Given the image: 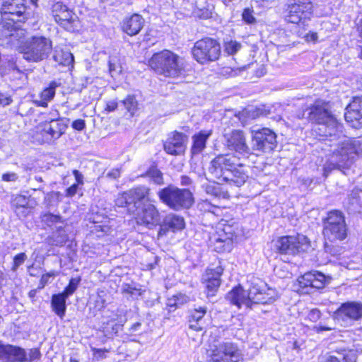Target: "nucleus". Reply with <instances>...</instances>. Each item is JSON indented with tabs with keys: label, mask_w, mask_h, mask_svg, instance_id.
I'll list each match as a JSON object with an SVG mask.
<instances>
[{
	"label": "nucleus",
	"mask_w": 362,
	"mask_h": 362,
	"mask_svg": "<svg viewBox=\"0 0 362 362\" xmlns=\"http://www.w3.org/2000/svg\"><path fill=\"white\" fill-rule=\"evenodd\" d=\"M51 196H52V197H54V198H56L57 199H59V197H60V196H61V194H60V192H52V193L51 194Z\"/></svg>",
	"instance_id": "62"
},
{
	"label": "nucleus",
	"mask_w": 362,
	"mask_h": 362,
	"mask_svg": "<svg viewBox=\"0 0 362 362\" xmlns=\"http://www.w3.org/2000/svg\"><path fill=\"white\" fill-rule=\"evenodd\" d=\"M192 52L197 62L204 64L218 59L221 55V45L214 39L204 37L195 42Z\"/></svg>",
	"instance_id": "8"
},
{
	"label": "nucleus",
	"mask_w": 362,
	"mask_h": 362,
	"mask_svg": "<svg viewBox=\"0 0 362 362\" xmlns=\"http://www.w3.org/2000/svg\"><path fill=\"white\" fill-rule=\"evenodd\" d=\"M54 275V272L43 274L40 279V284L42 285V287H44L45 285L48 282L49 278L50 276H53Z\"/></svg>",
	"instance_id": "58"
},
{
	"label": "nucleus",
	"mask_w": 362,
	"mask_h": 362,
	"mask_svg": "<svg viewBox=\"0 0 362 362\" xmlns=\"http://www.w3.org/2000/svg\"><path fill=\"white\" fill-rule=\"evenodd\" d=\"M322 233L330 242L342 241L347 237L348 226L344 214L339 210H331L322 219Z\"/></svg>",
	"instance_id": "6"
},
{
	"label": "nucleus",
	"mask_w": 362,
	"mask_h": 362,
	"mask_svg": "<svg viewBox=\"0 0 362 362\" xmlns=\"http://www.w3.org/2000/svg\"><path fill=\"white\" fill-rule=\"evenodd\" d=\"M144 22V19L141 15L134 13L123 21L122 28L129 36H134L141 31Z\"/></svg>",
	"instance_id": "28"
},
{
	"label": "nucleus",
	"mask_w": 362,
	"mask_h": 362,
	"mask_svg": "<svg viewBox=\"0 0 362 362\" xmlns=\"http://www.w3.org/2000/svg\"><path fill=\"white\" fill-rule=\"evenodd\" d=\"M52 50L51 40L43 36L28 38L22 46L23 58L31 62H39L47 59Z\"/></svg>",
	"instance_id": "7"
},
{
	"label": "nucleus",
	"mask_w": 362,
	"mask_h": 362,
	"mask_svg": "<svg viewBox=\"0 0 362 362\" xmlns=\"http://www.w3.org/2000/svg\"><path fill=\"white\" fill-rule=\"evenodd\" d=\"M106 176L110 179H117L120 176V171L118 169H112L107 173Z\"/></svg>",
	"instance_id": "56"
},
{
	"label": "nucleus",
	"mask_w": 362,
	"mask_h": 362,
	"mask_svg": "<svg viewBox=\"0 0 362 362\" xmlns=\"http://www.w3.org/2000/svg\"><path fill=\"white\" fill-rule=\"evenodd\" d=\"M192 183V179L186 175H182L180 177V184L182 186H189Z\"/></svg>",
	"instance_id": "57"
},
{
	"label": "nucleus",
	"mask_w": 362,
	"mask_h": 362,
	"mask_svg": "<svg viewBox=\"0 0 362 362\" xmlns=\"http://www.w3.org/2000/svg\"><path fill=\"white\" fill-rule=\"evenodd\" d=\"M37 128L42 135L43 141L51 143L57 140L65 133L67 124L62 119H52L40 123Z\"/></svg>",
	"instance_id": "13"
},
{
	"label": "nucleus",
	"mask_w": 362,
	"mask_h": 362,
	"mask_svg": "<svg viewBox=\"0 0 362 362\" xmlns=\"http://www.w3.org/2000/svg\"><path fill=\"white\" fill-rule=\"evenodd\" d=\"M150 188L140 185L119 194L115 201L119 207H127L130 214H135L141 206V202L148 197Z\"/></svg>",
	"instance_id": "9"
},
{
	"label": "nucleus",
	"mask_w": 362,
	"mask_h": 362,
	"mask_svg": "<svg viewBox=\"0 0 362 362\" xmlns=\"http://www.w3.org/2000/svg\"><path fill=\"white\" fill-rule=\"evenodd\" d=\"M205 191L208 194L212 195L215 197L228 199L229 194L227 192L222 190L219 184H209L205 187Z\"/></svg>",
	"instance_id": "35"
},
{
	"label": "nucleus",
	"mask_w": 362,
	"mask_h": 362,
	"mask_svg": "<svg viewBox=\"0 0 362 362\" xmlns=\"http://www.w3.org/2000/svg\"><path fill=\"white\" fill-rule=\"evenodd\" d=\"M325 276L320 272H308L300 276L293 284V289L298 293H310L313 288H322Z\"/></svg>",
	"instance_id": "14"
},
{
	"label": "nucleus",
	"mask_w": 362,
	"mask_h": 362,
	"mask_svg": "<svg viewBox=\"0 0 362 362\" xmlns=\"http://www.w3.org/2000/svg\"><path fill=\"white\" fill-rule=\"evenodd\" d=\"M73 174L75 177L77 184H83V175L78 170H74Z\"/></svg>",
	"instance_id": "59"
},
{
	"label": "nucleus",
	"mask_w": 362,
	"mask_h": 362,
	"mask_svg": "<svg viewBox=\"0 0 362 362\" xmlns=\"http://www.w3.org/2000/svg\"><path fill=\"white\" fill-rule=\"evenodd\" d=\"M233 235H227L226 229L221 233L214 234L209 238V245L217 252H229L233 247Z\"/></svg>",
	"instance_id": "26"
},
{
	"label": "nucleus",
	"mask_w": 362,
	"mask_h": 362,
	"mask_svg": "<svg viewBox=\"0 0 362 362\" xmlns=\"http://www.w3.org/2000/svg\"><path fill=\"white\" fill-rule=\"evenodd\" d=\"M211 352V362H238L241 358L237 345L230 341L219 342Z\"/></svg>",
	"instance_id": "11"
},
{
	"label": "nucleus",
	"mask_w": 362,
	"mask_h": 362,
	"mask_svg": "<svg viewBox=\"0 0 362 362\" xmlns=\"http://www.w3.org/2000/svg\"><path fill=\"white\" fill-rule=\"evenodd\" d=\"M66 6L62 2H57L52 5V14L54 21L58 18V15H61L63 11H66Z\"/></svg>",
	"instance_id": "44"
},
{
	"label": "nucleus",
	"mask_w": 362,
	"mask_h": 362,
	"mask_svg": "<svg viewBox=\"0 0 362 362\" xmlns=\"http://www.w3.org/2000/svg\"><path fill=\"white\" fill-rule=\"evenodd\" d=\"M12 101L11 96L0 92V105H8Z\"/></svg>",
	"instance_id": "51"
},
{
	"label": "nucleus",
	"mask_w": 362,
	"mask_h": 362,
	"mask_svg": "<svg viewBox=\"0 0 362 362\" xmlns=\"http://www.w3.org/2000/svg\"><path fill=\"white\" fill-rule=\"evenodd\" d=\"M176 298H177V299H176V300H175V302H174V303H171V301H172V300H169V302H168V306H169V307H170V308H173V307H177V303H178V302H177V301L179 300V297H178V296H177Z\"/></svg>",
	"instance_id": "61"
},
{
	"label": "nucleus",
	"mask_w": 362,
	"mask_h": 362,
	"mask_svg": "<svg viewBox=\"0 0 362 362\" xmlns=\"http://www.w3.org/2000/svg\"><path fill=\"white\" fill-rule=\"evenodd\" d=\"M78 184H74L71 187L66 189V196L69 197H71L74 196L77 192Z\"/></svg>",
	"instance_id": "54"
},
{
	"label": "nucleus",
	"mask_w": 362,
	"mask_h": 362,
	"mask_svg": "<svg viewBox=\"0 0 362 362\" xmlns=\"http://www.w3.org/2000/svg\"><path fill=\"white\" fill-rule=\"evenodd\" d=\"M81 281L80 278H72L70 279L69 285L64 288V291L61 293L67 298L71 296L75 291L77 289L79 282Z\"/></svg>",
	"instance_id": "39"
},
{
	"label": "nucleus",
	"mask_w": 362,
	"mask_h": 362,
	"mask_svg": "<svg viewBox=\"0 0 362 362\" xmlns=\"http://www.w3.org/2000/svg\"><path fill=\"white\" fill-rule=\"evenodd\" d=\"M207 308L206 307H199L190 310L188 315L189 327L194 331H201L203 329V317L206 315Z\"/></svg>",
	"instance_id": "30"
},
{
	"label": "nucleus",
	"mask_w": 362,
	"mask_h": 362,
	"mask_svg": "<svg viewBox=\"0 0 362 362\" xmlns=\"http://www.w3.org/2000/svg\"><path fill=\"white\" fill-rule=\"evenodd\" d=\"M313 4L310 0H290L286 19L291 23H298L313 11Z\"/></svg>",
	"instance_id": "15"
},
{
	"label": "nucleus",
	"mask_w": 362,
	"mask_h": 362,
	"mask_svg": "<svg viewBox=\"0 0 362 362\" xmlns=\"http://www.w3.org/2000/svg\"><path fill=\"white\" fill-rule=\"evenodd\" d=\"M255 112H257V113H256V115H257V116H259V115H263V112H262V110H260V109H259V108H258V109H257Z\"/></svg>",
	"instance_id": "64"
},
{
	"label": "nucleus",
	"mask_w": 362,
	"mask_h": 362,
	"mask_svg": "<svg viewBox=\"0 0 362 362\" xmlns=\"http://www.w3.org/2000/svg\"><path fill=\"white\" fill-rule=\"evenodd\" d=\"M209 171L219 184L240 187L248 178L240 158L234 154L217 156L211 161Z\"/></svg>",
	"instance_id": "1"
},
{
	"label": "nucleus",
	"mask_w": 362,
	"mask_h": 362,
	"mask_svg": "<svg viewBox=\"0 0 362 362\" xmlns=\"http://www.w3.org/2000/svg\"><path fill=\"white\" fill-rule=\"evenodd\" d=\"M308 119L317 124L318 134L322 137L339 139L343 132V126L332 113L328 103L318 100L308 110Z\"/></svg>",
	"instance_id": "2"
},
{
	"label": "nucleus",
	"mask_w": 362,
	"mask_h": 362,
	"mask_svg": "<svg viewBox=\"0 0 362 362\" xmlns=\"http://www.w3.org/2000/svg\"><path fill=\"white\" fill-rule=\"evenodd\" d=\"M334 319L345 324L362 319V303L356 301L342 303L334 312Z\"/></svg>",
	"instance_id": "16"
},
{
	"label": "nucleus",
	"mask_w": 362,
	"mask_h": 362,
	"mask_svg": "<svg viewBox=\"0 0 362 362\" xmlns=\"http://www.w3.org/2000/svg\"><path fill=\"white\" fill-rule=\"evenodd\" d=\"M241 47L242 45L240 42L235 40H230L225 42L224 51L228 54L233 55L237 53Z\"/></svg>",
	"instance_id": "40"
},
{
	"label": "nucleus",
	"mask_w": 362,
	"mask_h": 362,
	"mask_svg": "<svg viewBox=\"0 0 362 362\" xmlns=\"http://www.w3.org/2000/svg\"><path fill=\"white\" fill-rule=\"evenodd\" d=\"M225 145L228 149L234 151L243 157L247 158L250 149L246 143L244 132L241 130L234 129L224 134Z\"/></svg>",
	"instance_id": "17"
},
{
	"label": "nucleus",
	"mask_w": 362,
	"mask_h": 362,
	"mask_svg": "<svg viewBox=\"0 0 362 362\" xmlns=\"http://www.w3.org/2000/svg\"><path fill=\"white\" fill-rule=\"evenodd\" d=\"M146 176L156 185H162L164 184L163 173L156 166H151L146 173Z\"/></svg>",
	"instance_id": "36"
},
{
	"label": "nucleus",
	"mask_w": 362,
	"mask_h": 362,
	"mask_svg": "<svg viewBox=\"0 0 362 362\" xmlns=\"http://www.w3.org/2000/svg\"><path fill=\"white\" fill-rule=\"evenodd\" d=\"M117 102L115 100L108 101L106 104L105 110L107 112L115 111L117 108Z\"/></svg>",
	"instance_id": "55"
},
{
	"label": "nucleus",
	"mask_w": 362,
	"mask_h": 362,
	"mask_svg": "<svg viewBox=\"0 0 362 362\" xmlns=\"http://www.w3.org/2000/svg\"><path fill=\"white\" fill-rule=\"evenodd\" d=\"M109 71L112 76H113V74H119V72H121V66L113 63L112 60H110Z\"/></svg>",
	"instance_id": "52"
},
{
	"label": "nucleus",
	"mask_w": 362,
	"mask_h": 362,
	"mask_svg": "<svg viewBox=\"0 0 362 362\" xmlns=\"http://www.w3.org/2000/svg\"><path fill=\"white\" fill-rule=\"evenodd\" d=\"M211 134L212 130H202L192 136L190 151L192 156L199 155L205 149L206 141Z\"/></svg>",
	"instance_id": "29"
},
{
	"label": "nucleus",
	"mask_w": 362,
	"mask_h": 362,
	"mask_svg": "<svg viewBox=\"0 0 362 362\" xmlns=\"http://www.w3.org/2000/svg\"><path fill=\"white\" fill-rule=\"evenodd\" d=\"M118 328H119V325L115 324L114 326H112V332L117 333L118 331Z\"/></svg>",
	"instance_id": "63"
},
{
	"label": "nucleus",
	"mask_w": 362,
	"mask_h": 362,
	"mask_svg": "<svg viewBox=\"0 0 362 362\" xmlns=\"http://www.w3.org/2000/svg\"><path fill=\"white\" fill-rule=\"evenodd\" d=\"M27 257H28L26 254L24 252H21L16 255L13 257L11 270L13 272H16L18 269V268L25 262V261L27 259Z\"/></svg>",
	"instance_id": "43"
},
{
	"label": "nucleus",
	"mask_w": 362,
	"mask_h": 362,
	"mask_svg": "<svg viewBox=\"0 0 362 362\" xmlns=\"http://www.w3.org/2000/svg\"><path fill=\"white\" fill-rule=\"evenodd\" d=\"M322 362H340V361L339 358L334 356H329Z\"/></svg>",
	"instance_id": "60"
},
{
	"label": "nucleus",
	"mask_w": 362,
	"mask_h": 362,
	"mask_svg": "<svg viewBox=\"0 0 362 362\" xmlns=\"http://www.w3.org/2000/svg\"><path fill=\"white\" fill-rule=\"evenodd\" d=\"M122 104L132 115H134L138 109V102L133 95H128L122 101Z\"/></svg>",
	"instance_id": "38"
},
{
	"label": "nucleus",
	"mask_w": 362,
	"mask_h": 362,
	"mask_svg": "<svg viewBox=\"0 0 362 362\" xmlns=\"http://www.w3.org/2000/svg\"><path fill=\"white\" fill-rule=\"evenodd\" d=\"M72 127L78 131H81L86 127V122L83 119H79L74 120L71 124Z\"/></svg>",
	"instance_id": "50"
},
{
	"label": "nucleus",
	"mask_w": 362,
	"mask_h": 362,
	"mask_svg": "<svg viewBox=\"0 0 362 362\" xmlns=\"http://www.w3.org/2000/svg\"><path fill=\"white\" fill-rule=\"evenodd\" d=\"M42 221L48 226H52L57 223H62V217L59 215L47 213L42 216Z\"/></svg>",
	"instance_id": "42"
},
{
	"label": "nucleus",
	"mask_w": 362,
	"mask_h": 362,
	"mask_svg": "<svg viewBox=\"0 0 362 362\" xmlns=\"http://www.w3.org/2000/svg\"><path fill=\"white\" fill-rule=\"evenodd\" d=\"M320 316L321 313L318 309L311 310L308 315V319L313 322H317L320 318Z\"/></svg>",
	"instance_id": "48"
},
{
	"label": "nucleus",
	"mask_w": 362,
	"mask_h": 362,
	"mask_svg": "<svg viewBox=\"0 0 362 362\" xmlns=\"http://www.w3.org/2000/svg\"><path fill=\"white\" fill-rule=\"evenodd\" d=\"M252 11L250 8H245L242 14L243 19L248 24H253L255 23L256 19L252 14Z\"/></svg>",
	"instance_id": "45"
},
{
	"label": "nucleus",
	"mask_w": 362,
	"mask_h": 362,
	"mask_svg": "<svg viewBox=\"0 0 362 362\" xmlns=\"http://www.w3.org/2000/svg\"><path fill=\"white\" fill-rule=\"evenodd\" d=\"M67 298L63 294H54L52 296L51 307L52 311L55 313L61 319L64 317L66 313V300Z\"/></svg>",
	"instance_id": "32"
},
{
	"label": "nucleus",
	"mask_w": 362,
	"mask_h": 362,
	"mask_svg": "<svg viewBox=\"0 0 362 362\" xmlns=\"http://www.w3.org/2000/svg\"><path fill=\"white\" fill-rule=\"evenodd\" d=\"M276 246L281 253L295 255L308 247V238L304 235L282 237Z\"/></svg>",
	"instance_id": "18"
},
{
	"label": "nucleus",
	"mask_w": 362,
	"mask_h": 362,
	"mask_svg": "<svg viewBox=\"0 0 362 362\" xmlns=\"http://www.w3.org/2000/svg\"><path fill=\"white\" fill-rule=\"evenodd\" d=\"M24 21H25L8 20L1 17V20L0 21V31L5 37L13 36V33L12 32L16 31V29H18V23Z\"/></svg>",
	"instance_id": "34"
},
{
	"label": "nucleus",
	"mask_w": 362,
	"mask_h": 362,
	"mask_svg": "<svg viewBox=\"0 0 362 362\" xmlns=\"http://www.w3.org/2000/svg\"><path fill=\"white\" fill-rule=\"evenodd\" d=\"M252 145L255 150L271 152L277 146L276 135L269 128L252 130Z\"/></svg>",
	"instance_id": "10"
},
{
	"label": "nucleus",
	"mask_w": 362,
	"mask_h": 362,
	"mask_svg": "<svg viewBox=\"0 0 362 362\" xmlns=\"http://www.w3.org/2000/svg\"><path fill=\"white\" fill-rule=\"evenodd\" d=\"M148 64L156 73L168 77L178 76L183 71L180 57L169 50L154 54L149 59Z\"/></svg>",
	"instance_id": "4"
},
{
	"label": "nucleus",
	"mask_w": 362,
	"mask_h": 362,
	"mask_svg": "<svg viewBox=\"0 0 362 362\" xmlns=\"http://www.w3.org/2000/svg\"><path fill=\"white\" fill-rule=\"evenodd\" d=\"M18 176L15 173H6L2 175V180L4 182H15Z\"/></svg>",
	"instance_id": "49"
},
{
	"label": "nucleus",
	"mask_w": 362,
	"mask_h": 362,
	"mask_svg": "<svg viewBox=\"0 0 362 362\" xmlns=\"http://www.w3.org/2000/svg\"><path fill=\"white\" fill-rule=\"evenodd\" d=\"M29 202L28 197L17 194L12 199L11 206L19 217H25L28 214Z\"/></svg>",
	"instance_id": "31"
},
{
	"label": "nucleus",
	"mask_w": 362,
	"mask_h": 362,
	"mask_svg": "<svg viewBox=\"0 0 362 362\" xmlns=\"http://www.w3.org/2000/svg\"><path fill=\"white\" fill-rule=\"evenodd\" d=\"M157 195L163 204L174 211L189 209L194 202L190 190L180 189L172 185L160 189Z\"/></svg>",
	"instance_id": "5"
},
{
	"label": "nucleus",
	"mask_w": 362,
	"mask_h": 362,
	"mask_svg": "<svg viewBox=\"0 0 362 362\" xmlns=\"http://www.w3.org/2000/svg\"><path fill=\"white\" fill-rule=\"evenodd\" d=\"M72 12L66 8V11H63L61 15H58V18L55 21L59 25L65 26L70 23L72 19Z\"/></svg>",
	"instance_id": "41"
},
{
	"label": "nucleus",
	"mask_w": 362,
	"mask_h": 362,
	"mask_svg": "<svg viewBox=\"0 0 362 362\" xmlns=\"http://www.w3.org/2000/svg\"><path fill=\"white\" fill-rule=\"evenodd\" d=\"M25 0H1L0 13L2 18L12 21H25Z\"/></svg>",
	"instance_id": "12"
},
{
	"label": "nucleus",
	"mask_w": 362,
	"mask_h": 362,
	"mask_svg": "<svg viewBox=\"0 0 362 362\" xmlns=\"http://www.w3.org/2000/svg\"><path fill=\"white\" fill-rule=\"evenodd\" d=\"M57 84L55 82H52L49 84V86L45 88L41 93V102L40 105L42 107H47V102L51 100L55 95V88Z\"/></svg>",
	"instance_id": "37"
},
{
	"label": "nucleus",
	"mask_w": 362,
	"mask_h": 362,
	"mask_svg": "<svg viewBox=\"0 0 362 362\" xmlns=\"http://www.w3.org/2000/svg\"><path fill=\"white\" fill-rule=\"evenodd\" d=\"M41 357L40 351L38 349L34 348L29 350L28 354H27V361H33L38 360Z\"/></svg>",
	"instance_id": "46"
},
{
	"label": "nucleus",
	"mask_w": 362,
	"mask_h": 362,
	"mask_svg": "<svg viewBox=\"0 0 362 362\" xmlns=\"http://www.w3.org/2000/svg\"><path fill=\"white\" fill-rule=\"evenodd\" d=\"M185 226L184 218L181 216L170 213L165 216L163 223H160L158 233V236H163L170 230L173 232L180 230Z\"/></svg>",
	"instance_id": "25"
},
{
	"label": "nucleus",
	"mask_w": 362,
	"mask_h": 362,
	"mask_svg": "<svg viewBox=\"0 0 362 362\" xmlns=\"http://www.w3.org/2000/svg\"><path fill=\"white\" fill-rule=\"evenodd\" d=\"M134 214L136 216L138 223L149 228L160 225V214L157 207L153 204H143L142 207Z\"/></svg>",
	"instance_id": "19"
},
{
	"label": "nucleus",
	"mask_w": 362,
	"mask_h": 362,
	"mask_svg": "<svg viewBox=\"0 0 362 362\" xmlns=\"http://www.w3.org/2000/svg\"><path fill=\"white\" fill-rule=\"evenodd\" d=\"M53 238H54V243L56 245H62L63 244H64L67 240V235L66 234L64 233V231H63L62 233H59V235H53Z\"/></svg>",
	"instance_id": "47"
},
{
	"label": "nucleus",
	"mask_w": 362,
	"mask_h": 362,
	"mask_svg": "<svg viewBox=\"0 0 362 362\" xmlns=\"http://www.w3.org/2000/svg\"><path fill=\"white\" fill-rule=\"evenodd\" d=\"M52 58L55 62L62 66H69L74 62V56L69 51L55 48Z\"/></svg>",
	"instance_id": "33"
},
{
	"label": "nucleus",
	"mask_w": 362,
	"mask_h": 362,
	"mask_svg": "<svg viewBox=\"0 0 362 362\" xmlns=\"http://www.w3.org/2000/svg\"><path fill=\"white\" fill-rule=\"evenodd\" d=\"M362 153V141L357 139L345 138L341 141L332 157L334 162L326 163L323 168V175L327 177L334 169H340L348 165L354 155Z\"/></svg>",
	"instance_id": "3"
},
{
	"label": "nucleus",
	"mask_w": 362,
	"mask_h": 362,
	"mask_svg": "<svg viewBox=\"0 0 362 362\" xmlns=\"http://www.w3.org/2000/svg\"><path fill=\"white\" fill-rule=\"evenodd\" d=\"M93 351L94 352V356L99 358H106L105 354L109 352L107 349H96L93 348Z\"/></svg>",
	"instance_id": "53"
},
{
	"label": "nucleus",
	"mask_w": 362,
	"mask_h": 362,
	"mask_svg": "<svg viewBox=\"0 0 362 362\" xmlns=\"http://www.w3.org/2000/svg\"><path fill=\"white\" fill-rule=\"evenodd\" d=\"M226 298L238 308L245 305L247 308L252 309V300L250 298V290L247 291L240 286H236L227 293Z\"/></svg>",
	"instance_id": "24"
},
{
	"label": "nucleus",
	"mask_w": 362,
	"mask_h": 362,
	"mask_svg": "<svg viewBox=\"0 0 362 362\" xmlns=\"http://www.w3.org/2000/svg\"><path fill=\"white\" fill-rule=\"evenodd\" d=\"M0 360L3 362H27V353L22 347L0 343Z\"/></svg>",
	"instance_id": "22"
},
{
	"label": "nucleus",
	"mask_w": 362,
	"mask_h": 362,
	"mask_svg": "<svg viewBox=\"0 0 362 362\" xmlns=\"http://www.w3.org/2000/svg\"><path fill=\"white\" fill-rule=\"evenodd\" d=\"M221 267L215 269H207L202 276V282L205 285L208 296H213L221 284V276L223 273Z\"/></svg>",
	"instance_id": "23"
},
{
	"label": "nucleus",
	"mask_w": 362,
	"mask_h": 362,
	"mask_svg": "<svg viewBox=\"0 0 362 362\" xmlns=\"http://www.w3.org/2000/svg\"><path fill=\"white\" fill-rule=\"evenodd\" d=\"M276 292L274 289L267 288L259 290L253 287L250 289V298L252 300V307L256 304H270L276 300Z\"/></svg>",
	"instance_id": "27"
},
{
	"label": "nucleus",
	"mask_w": 362,
	"mask_h": 362,
	"mask_svg": "<svg viewBox=\"0 0 362 362\" xmlns=\"http://www.w3.org/2000/svg\"><path fill=\"white\" fill-rule=\"evenodd\" d=\"M344 118L354 128L358 129L362 127V96L354 98L346 107Z\"/></svg>",
	"instance_id": "21"
},
{
	"label": "nucleus",
	"mask_w": 362,
	"mask_h": 362,
	"mask_svg": "<svg viewBox=\"0 0 362 362\" xmlns=\"http://www.w3.org/2000/svg\"><path fill=\"white\" fill-rule=\"evenodd\" d=\"M188 136L182 132H171L164 143V150L170 155L178 156L185 153Z\"/></svg>",
	"instance_id": "20"
}]
</instances>
